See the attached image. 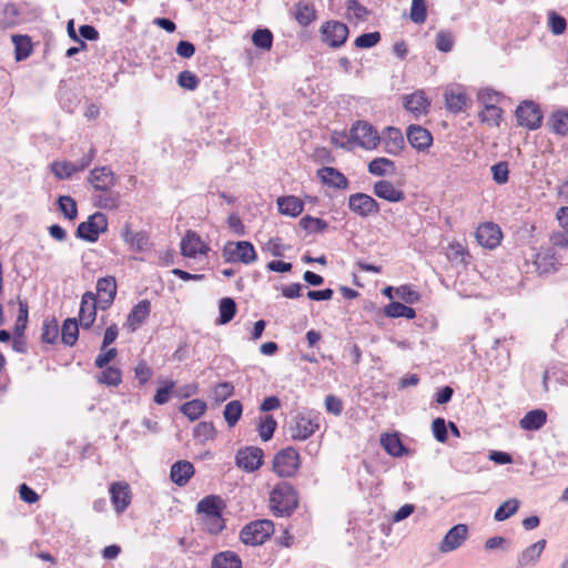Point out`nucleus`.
I'll list each match as a JSON object with an SVG mask.
<instances>
[{"instance_id":"nucleus-52","label":"nucleus","mask_w":568,"mask_h":568,"mask_svg":"<svg viewBox=\"0 0 568 568\" xmlns=\"http://www.w3.org/2000/svg\"><path fill=\"white\" fill-rule=\"evenodd\" d=\"M97 381L100 384H104L108 386H119L122 382V372L120 368L114 366H106L104 369L97 376Z\"/></svg>"},{"instance_id":"nucleus-14","label":"nucleus","mask_w":568,"mask_h":568,"mask_svg":"<svg viewBox=\"0 0 568 568\" xmlns=\"http://www.w3.org/2000/svg\"><path fill=\"white\" fill-rule=\"evenodd\" d=\"M468 537V527L465 524L453 526L444 536L438 546L440 552H450L459 548Z\"/></svg>"},{"instance_id":"nucleus-53","label":"nucleus","mask_w":568,"mask_h":568,"mask_svg":"<svg viewBox=\"0 0 568 568\" xmlns=\"http://www.w3.org/2000/svg\"><path fill=\"white\" fill-rule=\"evenodd\" d=\"M216 435L215 426L212 422H200L193 428V438L200 443L214 439Z\"/></svg>"},{"instance_id":"nucleus-19","label":"nucleus","mask_w":568,"mask_h":568,"mask_svg":"<svg viewBox=\"0 0 568 568\" xmlns=\"http://www.w3.org/2000/svg\"><path fill=\"white\" fill-rule=\"evenodd\" d=\"M121 237L135 252H144V251L149 250L151 246L148 232L140 231V232L134 233L131 230V224L129 222H126L123 225V227L121 230Z\"/></svg>"},{"instance_id":"nucleus-42","label":"nucleus","mask_w":568,"mask_h":568,"mask_svg":"<svg viewBox=\"0 0 568 568\" xmlns=\"http://www.w3.org/2000/svg\"><path fill=\"white\" fill-rule=\"evenodd\" d=\"M206 409V403L200 398L189 400L180 406V412L191 422H194L203 416Z\"/></svg>"},{"instance_id":"nucleus-1","label":"nucleus","mask_w":568,"mask_h":568,"mask_svg":"<svg viewBox=\"0 0 568 568\" xmlns=\"http://www.w3.org/2000/svg\"><path fill=\"white\" fill-rule=\"evenodd\" d=\"M298 505V493L288 481L277 483L270 493V507L276 517L292 516Z\"/></svg>"},{"instance_id":"nucleus-3","label":"nucleus","mask_w":568,"mask_h":568,"mask_svg":"<svg viewBox=\"0 0 568 568\" xmlns=\"http://www.w3.org/2000/svg\"><path fill=\"white\" fill-rule=\"evenodd\" d=\"M109 222L104 213L98 211L89 215L87 221L79 223L75 230V237L89 242L95 243L100 234L108 231Z\"/></svg>"},{"instance_id":"nucleus-43","label":"nucleus","mask_w":568,"mask_h":568,"mask_svg":"<svg viewBox=\"0 0 568 568\" xmlns=\"http://www.w3.org/2000/svg\"><path fill=\"white\" fill-rule=\"evenodd\" d=\"M18 302V316L13 326V335H24L26 329L29 323V305L26 300H21L20 296L17 297Z\"/></svg>"},{"instance_id":"nucleus-38","label":"nucleus","mask_w":568,"mask_h":568,"mask_svg":"<svg viewBox=\"0 0 568 568\" xmlns=\"http://www.w3.org/2000/svg\"><path fill=\"white\" fill-rule=\"evenodd\" d=\"M158 383L160 386L155 390L153 402L156 405H164L170 400L172 396H174L176 382L173 379L159 377Z\"/></svg>"},{"instance_id":"nucleus-48","label":"nucleus","mask_w":568,"mask_h":568,"mask_svg":"<svg viewBox=\"0 0 568 568\" xmlns=\"http://www.w3.org/2000/svg\"><path fill=\"white\" fill-rule=\"evenodd\" d=\"M243 405L240 400L229 402L223 410V417L229 427H234L242 417Z\"/></svg>"},{"instance_id":"nucleus-57","label":"nucleus","mask_w":568,"mask_h":568,"mask_svg":"<svg viewBox=\"0 0 568 568\" xmlns=\"http://www.w3.org/2000/svg\"><path fill=\"white\" fill-rule=\"evenodd\" d=\"M455 44V37L450 30H440L435 38V47L440 52H450Z\"/></svg>"},{"instance_id":"nucleus-2","label":"nucleus","mask_w":568,"mask_h":568,"mask_svg":"<svg viewBox=\"0 0 568 568\" xmlns=\"http://www.w3.org/2000/svg\"><path fill=\"white\" fill-rule=\"evenodd\" d=\"M274 534L270 519H258L246 524L240 531V540L247 546L263 545Z\"/></svg>"},{"instance_id":"nucleus-59","label":"nucleus","mask_w":568,"mask_h":568,"mask_svg":"<svg viewBox=\"0 0 568 568\" xmlns=\"http://www.w3.org/2000/svg\"><path fill=\"white\" fill-rule=\"evenodd\" d=\"M176 82L180 88L194 91L200 85V78L192 71L184 70L178 74Z\"/></svg>"},{"instance_id":"nucleus-17","label":"nucleus","mask_w":568,"mask_h":568,"mask_svg":"<svg viewBox=\"0 0 568 568\" xmlns=\"http://www.w3.org/2000/svg\"><path fill=\"white\" fill-rule=\"evenodd\" d=\"M181 254L185 257H195L197 254L205 255L210 246L202 242L201 236L192 230L186 231L180 243Z\"/></svg>"},{"instance_id":"nucleus-6","label":"nucleus","mask_w":568,"mask_h":568,"mask_svg":"<svg viewBox=\"0 0 568 568\" xmlns=\"http://www.w3.org/2000/svg\"><path fill=\"white\" fill-rule=\"evenodd\" d=\"M321 427V417L313 412L298 413L294 417V425L290 426L293 440H306Z\"/></svg>"},{"instance_id":"nucleus-33","label":"nucleus","mask_w":568,"mask_h":568,"mask_svg":"<svg viewBox=\"0 0 568 568\" xmlns=\"http://www.w3.org/2000/svg\"><path fill=\"white\" fill-rule=\"evenodd\" d=\"M295 20L302 27H308L316 20L317 12L313 3L300 1L295 4Z\"/></svg>"},{"instance_id":"nucleus-63","label":"nucleus","mask_w":568,"mask_h":568,"mask_svg":"<svg viewBox=\"0 0 568 568\" xmlns=\"http://www.w3.org/2000/svg\"><path fill=\"white\" fill-rule=\"evenodd\" d=\"M154 372L144 359H141L134 367V376L139 382V386L143 387L152 378Z\"/></svg>"},{"instance_id":"nucleus-32","label":"nucleus","mask_w":568,"mask_h":568,"mask_svg":"<svg viewBox=\"0 0 568 568\" xmlns=\"http://www.w3.org/2000/svg\"><path fill=\"white\" fill-rule=\"evenodd\" d=\"M446 109L453 113L463 112L467 106V94L462 90H448L444 94Z\"/></svg>"},{"instance_id":"nucleus-39","label":"nucleus","mask_w":568,"mask_h":568,"mask_svg":"<svg viewBox=\"0 0 568 568\" xmlns=\"http://www.w3.org/2000/svg\"><path fill=\"white\" fill-rule=\"evenodd\" d=\"M79 338V323L75 317H68L61 327V342L67 346H73Z\"/></svg>"},{"instance_id":"nucleus-34","label":"nucleus","mask_w":568,"mask_h":568,"mask_svg":"<svg viewBox=\"0 0 568 568\" xmlns=\"http://www.w3.org/2000/svg\"><path fill=\"white\" fill-rule=\"evenodd\" d=\"M21 12L17 4L6 3L0 7V28H10L19 24Z\"/></svg>"},{"instance_id":"nucleus-30","label":"nucleus","mask_w":568,"mask_h":568,"mask_svg":"<svg viewBox=\"0 0 568 568\" xmlns=\"http://www.w3.org/2000/svg\"><path fill=\"white\" fill-rule=\"evenodd\" d=\"M546 547V540L540 539L529 547L525 548L517 558L518 568H524L530 564H536L540 555L542 554Z\"/></svg>"},{"instance_id":"nucleus-15","label":"nucleus","mask_w":568,"mask_h":568,"mask_svg":"<svg viewBox=\"0 0 568 568\" xmlns=\"http://www.w3.org/2000/svg\"><path fill=\"white\" fill-rule=\"evenodd\" d=\"M407 141L418 152L427 151L433 144V134L419 124H410L406 129Z\"/></svg>"},{"instance_id":"nucleus-5","label":"nucleus","mask_w":568,"mask_h":568,"mask_svg":"<svg viewBox=\"0 0 568 568\" xmlns=\"http://www.w3.org/2000/svg\"><path fill=\"white\" fill-rule=\"evenodd\" d=\"M515 116L519 126L530 131L539 129L544 120L540 105L532 100L521 101L515 110Z\"/></svg>"},{"instance_id":"nucleus-62","label":"nucleus","mask_w":568,"mask_h":568,"mask_svg":"<svg viewBox=\"0 0 568 568\" xmlns=\"http://www.w3.org/2000/svg\"><path fill=\"white\" fill-rule=\"evenodd\" d=\"M493 180L501 185L506 184L509 180V168L508 162L506 161H499L491 165L490 168Z\"/></svg>"},{"instance_id":"nucleus-37","label":"nucleus","mask_w":568,"mask_h":568,"mask_svg":"<svg viewBox=\"0 0 568 568\" xmlns=\"http://www.w3.org/2000/svg\"><path fill=\"white\" fill-rule=\"evenodd\" d=\"M367 170L375 176L393 175L396 172V165L387 158H375L368 163Z\"/></svg>"},{"instance_id":"nucleus-55","label":"nucleus","mask_w":568,"mask_h":568,"mask_svg":"<svg viewBox=\"0 0 568 568\" xmlns=\"http://www.w3.org/2000/svg\"><path fill=\"white\" fill-rule=\"evenodd\" d=\"M298 225L301 229L314 233H323L328 227V223L325 220L311 215L303 216L300 220Z\"/></svg>"},{"instance_id":"nucleus-7","label":"nucleus","mask_w":568,"mask_h":568,"mask_svg":"<svg viewBox=\"0 0 568 568\" xmlns=\"http://www.w3.org/2000/svg\"><path fill=\"white\" fill-rule=\"evenodd\" d=\"M363 149L374 150L381 142L377 130L367 121H356L349 130V140Z\"/></svg>"},{"instance_id":"nucleus-18","label":"nucleus","mask_w":568,"mask_h":568,"mask_svg":"<svg viewBox=\"0 0 568 568\" xmlns=\"http://www.w3.org/2000/svg\"><path fill=\"white\" fill-rule=\"evenodd\" d=\"M88 182L95 191L108 192L115 185V176L109 166H97L90 171Z\"/></svg>"},{"instance_id":"nucleus-25","label":"nucleus","mask_w":568,"mask_h":568,"mask_svg":"<svg viewBox=\"0 0 568 568\" xmlns=\"http://www.w3.org/2000/svg\"><path fill=\"white\" fill-rule=\"evenodd\" d=\"M384 151L390 155H398L405 148L402 131L395 126H387L383 132Z\"/></svg>"},{"instance_id":"nucleus-36","label":"nucleus","mask_w":568,"mask_h":568,"mask_svg":"<svg viewBox=\"0 0 568 568\" xmlns=\"http://www.w3.org/2000/svg\"><path fill=\"white\" fill-rule=\"evenodd\" d=\"M383 316L389 318H399L404 317L407 320H413L416 317V312L413 307L407 306L400 302H390L383 308Z\"/></svg>"},{"instance_id":"nucleus-4","label":"nucleus","mask_w":568,"mask_h":568,"mask_svg":"<svg viewBox=\"0 0 568 568\" xmlns=\"http://www.w3.org/2000/svg\"><path fill=\"white\" fill-rule=\"evenodd\" d=\"M301 467L298 452L292 447H285L277 452L273 458V471L282 478H291L296 475Z\"/></svg>"},{"instance_id":"nucleus-45","label":"nucleus","mask_w":568,"mask_h":568,"mask_svg":"<svg viewBox=\"0 0 568 568\" xmlns=\"http://www.w3.org/2000/svg\"><path fill=\"white\" fill-rule=\"evenodd\" d=\"M276 428L277 422L272 415L265 414L258 417L257 432L263 442L271 440Z\"/></svg>"},{"instance_id":"nucleus-23","label":"nucleus","mask_w":568,"mask_h":568,"mask_svg":"<svg viewBox=\"0 0 568 568\" xmlns=\"http://www.w3.org/2000/svg\"><path fill=\"white\" fill-rule=\"evenodd\" d=\"M225 508V501L217 495L205 496L196 504V513L201 516L219 517Z\"/></svg>"},{"instance_id":"nucleus-27","label":"nucleus","mask_w":568,"mask_h":568,"mask_svg":"<svg viewBox=\"0 0 568 568\" xmlns=\"http://www.w3.org/2000/svg\"><path fill=\"white\" fill-rule=\"evenodd\" d=\"M276 204L281 214L292 217L298 216L304 210V202L294 195L280 196Z\"/></svg>"},{"instance_id":"nucleus-29","label":"nucleus","mask_w":568,"mask_h":568,"mask_svg":"<svg viewBox=\"0 0 568 568\" xmlns=\"http://www.w3.org/2000/svg\"><path fill=\"white\" fill-rule=\"evenodd\" d=\"M547 125L557 135H568V109H558L550 113Z\"/></svg>"},{"instance_id":"nucleus-21","label":"nucleus","mask_w":568,"mask_h":568,"mask_svg":"<svg viewBox=\"0 0 568 568\" xmlns=\"http://www.w3.org/2000/svg\"><path fill=\"white\" fill-rule=\"evenodd\" d=\"M151 302L149 300H141L135 304L126 316V326L131 332L136 331L150 316Z\"/></svg>"},{"instance_id":"nucleus-12","label":"nucleus","mask_w":568,"mask_h":568,"mask_svg":"<svg viewBox=\"0 0 568 568\" xmlns=\"http://www.w3.org/2000/svg\"><path fill=\"white\" fill-rule=\"evenodd\" d=\"M98 300L97 294L92 291H87L82 297L79 310L78 323L83 329L92 328L97 318Z\"/></svg>"},{"instance_id":"nucleus-60","label":"nucleus","mask_w":568,"mask_h":568,"mask_svg":"<svg viewBox=\"0 0 568 568\" xmlns=\"http://www.w3.org/2000/svg\"><path fill=\"white\" fill-rule=\"evenodd\" d=\"M409 19L417 24H422L427 19L426 0H412Z\"/></svg>"},{"instance_id":"nucleus-9","label":"nucleus","mask_w":568,"mask_h":568,"mask_svg":"<svg viewBox=\"0 0 568 568\" xmlns=\"http://www.w3.org/2000/svg\"><path fill=\"white\" fill-rule=\"evenodd\" d=\"M320 33L323 43L332 49H337L347 41L349 29L344 22L329 20L321 26Z\"/></svg>"},{"instance_id":"nucleus-41","label":"nucleus","mask_w":568,"mask_h":568,"mask_svg":"<svg viewBox=\"0 0 568 568\" xmlns=\"http://www.w3.org/2000/svg\"><path fill=\"white\" fill-rule=\"evenodd\" d=\"M237 305L232 297H223L219 301V317L216 323L224 325L230 323L236 315Z\"/></svg>"},{"instance_id":"nucleus-26","label":"nucleus","mask_w":568,"mask_h":568,"mask_svg":"<svg viewBox=\"0 0 568 568\" xmlns=\"http://www.w3.org/2000/svg\"><path fill=\"white\" fill-rule=\"evenodd\" d=\"M381 445L384 450L393 457H403L409 454V448L406 447L397 433H385L381 436Z\"/></svg>"},{"instance_id":"nucleus-24","label":"nucleus","mask_w":568,"mask_h":568,"mask_svg":"<svg viewBox=\"0 0 568 568\" xmlns=\"http://www.w3.org/2000/svg\"><path fill=\"white\" fill-rule=\"evenodd\" d=\"M374 194L392 203L402 202L406 199L403 190L396 189L388 180H379L373 186Z\"/></svg>"},{"instance_id":"nucleus-31","label":"nucleus","mask_w":568,"mask_h":568,"mask_svg":"<svg viewBox=\"0 0 568 568\" xmlns=\"http://www.w3.org/2000/svg\"><path fill=\"white\" fill-rule=\"evenodd\" d=\"M241 557L232 550H224L215 554L211 560V568H242Z\"/></svg>"},{"instance_id":"nucleus-61","label":"nucleus","mask_w":568,"mask_h":568,"mask_svg":"<svg viewBox=\"0 0 568 568\" xmlns=\"http://www.w3.org/2000/svg\"><path fill=\"white\" fill-rule=\"evenodd\" d=\"M382 37L378 31L373 32H366L358 36L355 41L354 45L358 49H371L375 47L379 41Z\"/></svg>"},{"instance_id":"nucleus-35","label":"nucleus","mask_w":568,"mask_h":568,"mask_svg":"<svg viewBox=\"0 0 568 568\" xmlns=\"http://www.w3.org/2000/svg\"><path fill=\"white\" fill-rule=\"evenodd\" d=\"M12 43L14 44V59L17 62L23 61L32 53L31 38L27 34H13Z\"/></svg>"},{"instance_id":"nucleus-11","label":"nucleus","mask_w":568,"mask_h":568,"mask_svg":"<svg viewBox=\"0 0 568 568\" xmlns=\"http://www.w3.org/2000/svg\"><path fill=\"white\" fill-rule=\"evenodd\" d=\"M263 463L264 452L257 446H246L236 452L235 465L246 473L256 471L262 467Z\"/></svg>"},{"instance_id":"nucleus-28","label":"nucleus","mask_w":568,"mask_h":568,"mask_svg":"<svg viewBox=\"0 0 568 568\" xmlns=\"http://www.w3.org/2000/svg\"><path fill=\"white\" fill-rule=\"evenodd\" d=\"M547 423V413L541 408H535L525 414L519 420V426L524 430H538Z\"/></svg>"},{"instance_id":"nucleus-10","label":"nucleus","mask_w":568,"mask_h":568,"mask_svg":"<svg viewBox=\"0 0 568 568\" xmlns=\"http://www.w3.org/2000/svg\"><path fill=\"white\" fill-rule=\"evenodd\" d=\"M347 205L351 212L362 219L377 215L381 212L379 203L373 196L362 192L351 194Z\"/></svg>"},{"instance_id":"nucleus-46","label":"nucleus","mask_w":568,"mask_h":568,"mask_svg":"<svg viewBox=\"0 0 568 568\" xmlns=\"http://www.w3.org/2000/svg\"><path fill=\"white\" fill-rule=\"evenodd\" d=\"M118 292L116 280L112 275L100 277L97 282V298L112 297L115 298Z\"/></svg>"},{"instance_id":"nucleus-54","label":"nucleus","mask_w":568,"mask_h":568,"mask_svg":"<svg viewBox=\"0 0 568 568\" xmlns=\"http://www.w3.org/2000/svg\"><path fill=\"white\" fill-rule=\"evenodd\" d=\"M94 205L104 210H116L120 206V194L108 191L94 199Z\"/></svg>"},{"instance_id":"nucleus-20","label":"nucleus","mask_w":568,"mask_h":568,"mask_svg":"<svg viewBox=\"0 0 568 568\" xmlns=\"http://www.w3.org/2000/svg\"><path fill=\"white\" fill-rule=\"evenodd\" d=\"M320 181L329 187L336 190H346L348 187V179L334 166H323L317 170Z\"/></svg>"},{"instance_id":"nucleus-47","label":"nucleus","mask_w":568,"mask_h":568,"mask_svg":"<svg viewBox=\"0 0 568 568\" xmlns=\"http://www.w3.org/2000/svg\"><path fill=\"white\" fill-rule=\"evenodd\" d=\"M404 106L413 113L426 112L429 106V102L423 92L409 94L405 97Z\"/></svg>"},{"instance_id":"nucleus-64","label":"nucleus","mask_w":568,"mask_h":568,"mask_svg":"<svg viewBox=\"0 0 568 568\" xmlns=\"http://www.w3.org/2000/svg\"><path fill=\"white\" fill-rule=\"evenodd\" d=\"M396 295L407 304H416L420 301L422 295L410 285H400L396 290Z\"/></svg>"},{"instance_id":"nucleus-44","label":"nucleus","mask_w":568,"mask_h":568,"mask_svg":"<svg viewBox=\"0 0 568 568\" xmlns=\"http://www.w3.org/2000/svg\"><path fill=\"white\" fill-rule=\"evenodd\" d=\"M59 324L55 317H47L41 328V342L44 344H55L59 339Z\"/></svg>"},{"instance_id":"nucleus-8","label":"nucleus","mask_w":568,"mask_h":568,"mask_svg":"<svg viewBox=\"0 0 568 568\" xmlns=\"http://www.w3.org/2000/svg\"><path fill=\"white\" fill-rule=\"evenodd\" d=\"M223 256L229 263L251 264L257 260L255 247L248 241L227 242L223 248Z\"/></svg>"},{"instance_id":"nucleus-40","label":"nucleus","mask_w":568,"mask_h":568,"mask_svg":"<svg viewBox=\"0 0 568 568\" xmlns=\"http://www.w3.org/2000/svg\"><path fill=\"white\" fill-rule=\"evenodd\" d=\"M57 210L69 221L78 217L77 201L70 195H59L55 200Z\"/></svg>"},{"instance_id":"nucleus-58","label":"nucleus","mask_w":568,"mask_h":568,"mask_svg":"<svg viewBox=\"0 0 568 568\" xmlns=\"http://www.w3.org/2000/svg\"><path fill=\"white\" fill-rule=\"evenodd\" d=\"M504 110L499 106L483 110L478 116L483 123L498 128L503 121Z\"/></svg>"},{"instance_id":"nucleus-16","label":"nucleus","mask_w":568,"mask_h":568,"mask_svg":"<svg viewBox=\"0 0 568 568\" xmlns=\"http://www.w3.org/2000/svg\"><path fill=\"white\" fill-rule=\"evenodd\" d=\"M109 493L116 513H124L132 499L130 485L126 481H114L110 485Z\"/></svg>"},{"instance_id":"nucleus-51","label":"nucleus","mask_w":568,"mask_h":568,"mask_svg":"<svg viewBox=\"0 0 568 568\" xmlns=\"http://www.w3.org/2000/svg\"><path fill=\"white\" fill-rule=\"evenodd\" d=\"M273 33L267 28H258L252 34L253 44L264 51H270L273 47Z\"/></svg>"},{"instance_id":"nucleus-13","label":"nucleus","mask_w":568,"mask_h":568,"mask_svg":"<svg viewBox=\"0 0 568 568\" xmlns=\"http://www.w3.org/2000/svg\"><path fill=\"white\" fill-rule=\"evenodd\" d=\"M475 237L478 244L483 247L494 250L500 244L503 233L497 224L493 222H486L477 227Z\"/></svg>"},{"instance_id":"nucleus-50","label":"nucleus","mask_w":568,"mask_h":568,"mask_svg":"<svg viewBox=\"0 0 568 568\" xmlns=\"http://www.w3.org/2000/svg\"><path fill=\"white\" fill-rule=\"evenodd\" d=\"M520 506V501L517 498H510L501 503L494 514L496 521H504L515 515Z\"/></svg>"},{"instance_id":"nucleus-56","label":"nucleus","mask_w":568,"mask_h":568,"mask_svg":"<svg viewBox=\"0 0 568 568\" xmlns=\"http://www.w3.org/2000/svg\"><path fill=\"white\" fill-rule=\"evenodd\" d=\"M501 93L490 88L481 89L477 94L478 102L483 105L484 110L490 109V106L497 108V103H499Z\"/></svg>"},{"instance_id":"nucleus-22","label":"nucleus","mask_w":568,"mask_h":568,"mask_svg":"<svg viewBox=\"0 0 568 568\" xmlns=\"http://www.w3.org/2000/svg\"><path fill=\"white\" fill-rule=\"evenodd\" d=\"M195 468L189 460L181 459L171 466L170 479L179 487L185 486L194 476Z\"/></svg>"},{"instance_id":"nucleus-49","label":"nucleus","mask_w":568,"mask_h":568,"mask_svg":"<svg viewBox=\"0 0 568 568\" xmlns=\"http://www.w3.org/2000/svg\"><path fill=\"white\" fill-rule=\"evenodd\" d=\"M50 171L60 181L70 180L77 173L73 162L70 161H53Z\"/></svg>"}]
</instances>
